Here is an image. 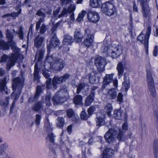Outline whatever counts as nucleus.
<instances>
[{
	"label": "nucleus",
	"instance_id": "f704fd0d",
	"mask_svg": "<svg viewBox=\"0 0 158 158\" xmlns=\"http://www.w3.org/2000/svg\"><path fill=\"white\" fill-rule=\"evenodd\" d=\"M101 0H90L89 5L93 8H98L100 5Z\"/></svg>",
	"mask_w": 158,
	"mask_h": 158
},
{
	"label": "nucleus",
	"instance_id": "c756f323",
	"mask_svg": "<svg viewBox=\"0 0 158 158\" xmlns=\"http://www.w3.org/2000/svg\"><path fill=\"white\" fill-rule=\"evenodd\" d=\"M44 39V38L40 37V36H37L34 40L35 46L37 48H40Z\"/></svg>",
	"mask_w": 158,
	"mask_h": 158
},
{
	"label": "nucleus",
	"instance_id": "423d86ee",
	"mask_svg": "<svg viewBox=\"0 0 158 158\" xmlns=\"http://www.w3.org/2000/svg\"><path fill=\"white\" fill-rule=\"evenodd\" d=\"M114 73H112L110 74H107L103 78V81L102 85V87L101 88V90L103 91L105 89H107L108 86H109V84L110 83L113 82L114 85L115 87H117L118 86V80L115 79L113 80Z\"/></svg>",
	"mask_w": 158,
	"mask_h": 158
},
{
	"label": "nucleus",
	"instance_id": "a878e982",
	"mask_svg": "<svg viewBox=\"0 0 158 158\" xmlns=\"http://www.w3.org/2000/svg\"><path fill=\"white\" fill-rule=\"evenodd\" d=\"M122 84L125 88V91H127L130 87L129 77L128 75H124V81Z\"/></svg>",
	"mask_w": 158,
	"mask_h": 158
},
{
	"label": "nucleus",
	"instance_id": "bb28decb",
	"mask_svg": "<svg viewBox=\"0 0 158 158\" xmlns=\"http://www.w3.org/2000/svg\"><path fill=\"white\" fill-rule=\"evenodd\" d=\"M52 10L50 9L48 10L47 11L44 9L42 8L37 12L36 15L39 16H42V17L43 18H45L46 17L45 13L50 14Z\"/></svg>",
	"mask_w": 158,
	"mask_h": 158
},
{
	"label": "nucleus",
	"instance_id": "4be33fe9",
	"mask_svg": "<svg viewBox=\"0 0 158 158\" xmlns=\"http://www.w3.org/2000/svg\"><path fill=\"white\" fill-rule=\"evenodd\" d=\"M94 98V92L93 88L91 89V92L90 94L86 98L85 105L86 106H88L90 105L93 102Z\"/></svg>",
	"mask_w": 158,
	"mask_h": 158
},
{
	"label": "nucleus",
	"instance_id": "49530a36",
	"mask_svg": "<svg viewBox=\"0 0 158 158\" xmlns=\"http://www.w3.org/2000/svg\"><path fill=\"white\" fill-rule=\"evenodd\" d=\"M42 87L41 86H37L36 88V92L35 94V98L37 97H39L40 94L42 92Z\"/></svg>",
	"mask_w": 158,
	"mask_h": 158
},
{
	"label": "nucleus",
	"instance_id": "dca6fc26",
	"mask_svg": "<svg viewBox=\"0 0 158 158\" xmlns=\"http://www.w3.org/2000/svg\"><path fill=\"white\" fill-rule=\"evenodd\" d=\"M94 63L99 71H102L104 69L106 65L105 59L101 57L97 58L95 60Z\"/></svg>",
	"mask_w": 158,
	"mask_h": 158
},
{
	"label": "nucleus",
	"instance_id": "774afa93",
	"mask_svg": "<svg viewBox=\"0 0 158 158\" xmlns=\"http://www.w3.org/2000/svg\"><path fill=\"white\" fill-rule=\"evenodd\" d=\"M158 50V47L156 46L154 49L153 52L154 56H157Z\"/></svg>",
	"mask_w": 158,
	"mask_h": 158
},
{
	"label": "nucleus",
	"instance_id": "c9c22d12",
	"mask_svg": "<svg viewBox=\"0 0 158 158\" xmlns=\"http://www.w3.org/2000/svg\"><path fill=\"white\" fill-rule=\"evenodd\" d=\"M153 150L155 158H158V140L155 139L153 142Z\"/></svg>",
	"mask_w": 158,
	"mask_h": 158
},
{
	"label": "nucleus",
	"instance_id": "a19ab883",
	"mask_svg": "<svg viewBox=\"0 0 158 158\" xmlns=\"http://www.w3.org/2000/svg\"><path fill=\"white\" fill-rule=\"evenodd\" d=\"M45 69L43 70V74L44 76L48 79L49 78V77L50 76V74L48 73L49 70L48 69H50L51 68H49V66H44Z\"/></svg>",
	"mask_w": 158,
	"mask_h": 158
},
{
	"label": "nucleus",
	"instance_id": "864d4df0",
	"mask_svg": "<svg viewBox=\"0 0 158 158\" xmlns=\"http://www.w3.org/2000/svg\"><path fill=\"white\" fill-rule=\"evenodd\" d=\"M117 102L120 104L123 102V95L121 93H119L117 96Z\"/></svg>",
	"mask_w": 158,
	"mask_h": 158
},
{
	"label": "nucleus",
	"instance_id": "a211bd4d",
	"mask_svg": "<svg viewBox=\"0 0 158 158\" xmlns=\"http://www.w3.org/2000/svg\"><path fill=\"white\" fill-rule=\"evenodd\" d=\"M89 31L87 30H85V38L83 42L84 45L86 47H89L93 42V36L91 34H89Z\"/></svg>",
	"mask_w": 158,
	"mask_h": 158
},
{
	"label": "nucleus",
	"instance_id": "2f4dec72",
	"mask_svg": "<svg viewBox=\"0 0 158 158\" xmlns=\"http://www.w3.org/2000/svg\"><path fill=\"white\" fill-rule=\"evenodd\" d=\"M8 41L5 42L0 39V48L3 50H9L10 48Z\"/></svg>",
	"mask_w": 158,
	"mask_h": 158
},
{
	"label": "nucleus",
	"instance_id": "72a5a7b5",
	"mask_svg": "<svg viewBox=\"0 0 158 158\" xmlns=\"http://www.w3.org/2000/svg\"><path fill=\"white\" fill-rule=\"evenodd\" d=\"M82 97L80 95H76L73 98V102L75 105H82Z\"/></svg>",
	"mask_w": 158,
	"mask_h": 158
},
{
	"label": "nucleus",
	"instance_id": "09e8293b",
	"mask_svg": "<svg viewBox=\"0 0 158 158\" xmlns=\"http://www.w3.org/2000/svg\"><path fill=\"white\" fill-rule=\"evenodd\" d=\"M43 55V53L42 52L39 51L36 52V54L35 56V59H37L40 60L42 58Z\"/></svg>",
	"mask_w": 158,
	"mask_h": 158
},
{
	"label": "nucleus",
	"instance_id": "37998d69",
	"mask_svg": "<svg viewBox=\"0 0 158 158\" xmlns=\"http://www.w3.org/2000/svg\"><path fill=\"white\" fill-rule=\"evenodd\" d=\"M105 109L108 116L110 115V112L113 110V108L110 104H107L105 106Z\"/></svg>",
	"mask_w": 158,
	"mask_h": 158
},
{
	"label": "nucleus",
	"instance_id": "7ed1b4c3",
	"mask_svg": "<svg viewBox=\"0 0 158 158\" xmlns=\"http://www.w3.org/2000/svg\"><path fill=\"white\" fill-rule=\"evenodd\" d=\"M23 85V80L19 77L15 78L13 81L12 88L14 90H18V93L16 94L15 98L13 102L11 107L14 108L15 104V101L18 99L20 95L21 89Z\"/></svg>",
	"mask_w": 158,
	"mask_h": 158
},
{
	"label": "nucleus",
	"instance_id": "de8ad7c7",
	"mask_svg": "<svg viewBox=\"0 0 158 158\" xmlns=\"http://www.w3.org/2000/svg\"><path fill=\"white\" fill-rule=\"evenodd\" d=\"M51 98V94H47L45 98V103L47 106H50L51 105L50 99Z\"/></svg>",
	"mask_w": 158,
	"mask_h": 158
},
{
	"label": "nucleus",
	"instance_id": "412c9836",
	"mask_svg": "<svg viewBox=\"0 0 158 158\" xmlns=\"http://www.w3.org/2000/svg\"><path fill=\"white\" fill-rule=\"evenodd\" d=\"M104 114L98 113L97 115L96 124L98 126L104 125L105 124Z\"/></svg>",
	"mask_w": 158,
	"mask_h": 158
},
{
	"label": "nucleus",
	"instance_id": "ddd939ff",
	"mask_svg": "<svg viewBox=\"0 0 158 158\" xmlns=\"http://www.w3.org/2000/svg\"><path fill=\"white\" fill-rule=\"evenodd\" d=\"M60 44L59 41L57 38L56 34H53L50 40L49 44L47 46V51L48 53L51 51L52 49L58 47Z\"/></svg>",
	"mask_w": 158,
	"mask_h": 158
},
{
	"label": "nucleus",
	"instance_id": "cd10ccee",
	"mask_svg": "<svg viewBox=\"0 0 158 158\" xmlns=\"http://www.w3.org/2000/svg\"><path fill=\"white\" fill-rule=\"evenodd\" d=\"M73 41L72 36L69 35H66L64 36L63 43L64 45H71Z\"/></svg>",
	"mask_w": 158,
	"mask_h": 158
},
{
	"label": "nucleus",
	"instance_id": "e433bc0d",
	"mask_svg": "<svg viewBox=\"0 0 158 158\" xmlns=\"http://www.w3.org/2000/svg\"><path fill=\"white\" fill-rule=\"evenodd\" d=\"M14 33H16L18 35V37L21 40H23L24 39L23 32V28L21 27H19L18 31H15L14 29L12 30Z\"/></svg>",
	"mask_w": 158,
	"mask_h": 158
},
{
	"label": "nucleus",
	"instance_id": "bf43d9fd",
	"mask_svg": "<svg viewBox=\"0 0 158 158\" xmlns=\"http://www.w3.org/2000/svg\"><path fill=\"white\" fill-rule=\"evenodd\" d=\"M36 117L35 124L37 126H38L39 125L40 123L41 117L40 115L38 114L36 115Z\"/></svg>",
	"mask_w": 158,
	"mask_h": 158
},
{
	"label": "nucleus",
	"instance_id": "c03bdc74",
	"mask_svg": "<svg viewBox=\"0 0 158 158\" xmlns=\"http://www.w3.org/2000/svg\"><path fill=\"white\" fill-rule=\"evenodd\" d=\"M34 79L35 80H38L39 79V71L37 67V65L35 64V65L34 71Z\"/></svg>",
	"mask_w": 158,
	"mask_h": 158
},
{
	"label": "nucleus",
	"instance_id": "9d476101",
	"mask_svg": "<svg viewBox=\"0 0 158 158\" xmlns=\"http://www.w3.org/2000/svg\"><path fill=\"white\" fill-rule=\"evenodd\" d=\"M101 10L103 13L109 16L113 15L116 12L115 8L113 4L109 2L102 4Z\"/></svg>",
	"mask_w": 158,
	"mask_h": 158
},
{
	"label": "nucleus",
	"instance_id": "4d7b16f0",
	"mask_svg": "<svg viewBox=\"0 0 158 158\" xmlns=\"http://www.w3.org/2000/svg\"><path fill=\"white\" fill-rule=\"evenodd\" d=\"M95 110V108L94 106H92L90 107L88 110V112L89 115H91Z\"/></svg>",
	"mask_w": 158,
	"mask_h": 158
},
{
	"label": "nucleus",
	"instance_id": "0eeeda50",
	"mask_svg": "<svg viewBox=\"0 0 158 158\" xmlns=\"http://www.w3.org/2000/svg\"><path fill=\"white\" fill-rule=\"evenodd\" d=\"M68 98V94L66 89H60L57 92L52 100L56 103L63 102Z\"/></svg>",
	"mask_w": 158,
	"mask_h": 158
},
{
	"label": "nucleus",
	"instance_id": "aec40b11",
	"mask_svg": "<svg viewBox=\"0 0 158 158\" xmlns=\"http://www.w3.org/2000/svg\"><path fill=\"white\" fill-rule=\"evenodd\" d=\"M45 127H46L47 129V131H48V135L46 137L47 140H49V141L52 143H53L54 141V135L52 133V128L50 126L48 125L47 126L46 124L44 126Z\"/></svg>",
	"mask_w": 158,
	"mask_h": 158
},
{
	"label": "nucleus",
	"instance_id": "603ef678",
	"mask_svg": "<svg viewBox=\"0 0 158 158\" xmlns=\"http://www.w3.org/2000/svg\"><path fill=\"white\" fill-rule=\"evenodd\" d=\"M52 79L50 78H48L46 81V88L48 89H50L52 87V85L51 84Z\"/></svg>",
	"mask_w": 158,
	"mask_h": 158
},
{
	"label": "nucleus",
	"instance_id": "052dcab7",
	"mask_svg": "<svg viewBox=\"0 0 158 158\" xmlns=\"http://www.w3.org/2000/svg\"><path fill=\"white\" fill-rule=\"evenodd\" d=\"M9 56L7 55L4 54L2 56L0 62H6Z\"/></svg>",
	"mask_w": 158,
	"mask_h": 158
},
{
	"label": "nucleus",
	"instance_id": "7c9ffc66",
	"mask_svg": "<svg viewBox=\"0 0 158 158\" xmlns=\"http://www.w3.org/2000/svg\"><path fill=\"white\" fill-rule=\"evenodd\" d=\"M123 113V111L119 109L114 111L113 116L116 119H120L122 118Z\"/></svg>",
	"mask_w": 158,
	"mask_h": 158
},
{
	"label": "nucleus",
	"instance_id": "13d9d810",
	"mask_svg": "<svg viewBox=\"0 0 158 158\" xmlns=\"http://www.w3.org/2000/svg\"><path fill=\"white\" fill-rule=\"evenodd\" d=\"M9 97H7L6 98L5 100L4 101L1 102V103H2V105L1 106H4L5 107H6L7 106H8L9 104Z\"/></svg>",
	"mask_w": 158,
	"mask_h": 158
},
{
	"label": "nucleus",
	"instance_id": "393cba45",
	"mask_svg": "<svg viewBox=\"0 0 158 158\" xmlns=\"http://www.w3.org/2000/svg\"><path fill=\"white\" fill-rule=\"evenodd\" d=\"M117 96V91L114 88L109 89L107 92V96L110 99H114L116 98Z\"/></svg>",
	"mask_w": 158,
	"mask_h": 158
},
{
	"label": "nucleus",
	"instance_id": "338daca9",
	"mask_svg": "<svg viewBox=\"0 0 158 158\" xmlns=\"http://www.w3.org/2000/svg\"><path fill=\"white\" fill-rule=\"evenodd\" d=\"M133 11L136 12H138V7L135 1H133Z\"/></svg>",
	"mask_w": 158,
	"mask_h": 158
},
{
	"label": "nucleus",
	"instance_id": "680f3d73",
	"mask_svg": "<svg viewBox=\"0 0 158 158\" xmlns=\"http://www.w3.org/2000/svg\"><path fill=\"white\" fill-rule=\"evenodd\" d=\"M35 95L34 97L31 96L29 98V102L30 103H32L34 102L37 101L38 98V97H37L36 98H35Z\"/></svg>",
	"mask_w": 158,
	"mask_h": 158
},
{
	"label": "nucleus",
	"instance_id": "f3484780",
	"mask_svg": "<svg viewBox=\"0 0 158 158\" xmlns=\"http://www.w3.org/2000/svg\"><path fill=\"white\" fill-rule=\"evenodd\" d=\"M87 17L89 21L93 23H96L100 19L99 14L95 11H89L87 14Z\"/></svg>",
	"mask_w": 158,
	"mask_h": 158
},
{
	"label": "nucleus",
	"instance_id": "8fccbe9b",
	"mask_svg": "<svg viewBox=\"0 0 158 158\" xmlns=\"http://www.w3.org/2000/svg\"><path fill=\"white\" fill-rule=\"evenodd\" d=\"M62 21H60L58 23H57L56 24L54 25H52V27L51 29V31L52 32V35H53V34H55V33H53L56 30V28L57 27L62 23Z\"/></svg>",
	"mask_w": 158,
	"mask_h": 158
},
{
	"label": "nucleus",
	"instance_id": "6ab92c4d",
	"mask_svg": "<svg viewBox=\"0 0 158 158\" xmlns=\"http://www.w3.org/2000/svg\"><path fill=\"white\" fill-rule=\"evenodd\" d=\"M127 124V123H123L122 129H119L118 133V138L120 139H124V134L128 129Z\"/></svg>",
	"mask_w": 158,
	"mask_h": 158
},
{
	"label": "nucleus",
	"instance_id": "4468645a",
	"mask_svg": "<svg viewBox=\"0 0 158 158\" xmlns=\"http://www.w3.org/2000/svg\"><path fill=\"white\" fill-rule=\"evenodd\" d=\"M65 65L64 61L58 58H55L54 59L51 68L56 70L60 71L64 67Z\"/></svg>",
	"mask_w": 158,
	"mask_h": 158
},
{
	"label": "nucleus",
	"instance_id": "f257e3e1",
	"mask_svg": "<svg viewBox=\"0 0 158 158\" xmlns=\"http://www.w3.org/2000/svg\"><path fill=\"white\" fill-rule=\"evenodd\" d=\"M101 51L106 56H109L112 58L115 59L118 57L122 53V47L121 45H117L113 43L109 45L104 41Z\"/></svg>",
	"mask_w": 158,
	"mask_h": 158
},
{
	"label": "nucleus",
	"instance_id": "e2e57ef3",
	"mask_svg": "<svg viewBox=\"0 0 158 158\" xmlns=\"http://www.w3.org/2000/svg\"><path fill=\"white\" fill-rule=\"evenodd\" d=\"M95 75H93L90 77L89 78V81L90 83L91 84H94L95 82Z\"/></svg>",
	"mask_w": 158,
	"mask_h": 158
},
{
	"label": "nucleus",
	"instance_id": "39448f33",
	"mask_svg": "<svg viewBox=\"0 0 158 158\" xmlns=\"http://www.w3.org/2000/svg\"><path fill=\"white\" fill-rule=\"evenodd\" d=\"M151 31V27L148 26L147 27L146 31V35H145L143 33L144 32V31H143L138 36L137 39L142 44H143L146 49V52L148 54V40L150 36Z\"/></svg>",
	"mask_w": 158,
	"mask_h": 158
},
{
	"label": "nucleus",
	"instance_id": "58836bf2",
	"mask_svg": "<svg viewBox=\"0 0 158 158\" xmlns=\"http://www.w3.org/2000/svg\"><path fill=\"white\" fill-rule=\"evenodd\" d=\"M6 38L8 41H11L14 37L13 34L12 32L8 29H7L6 31Z\"/></svg>",
	"mask_w": 158,
	"mask_h": 158
},
{
	"label": "nucleus",
	"instance_id": "5701e85b",
	"mask_svg": "<svg viewBox=\"0 0 158 158\" xmlns=\"http://www.w3.org/2000/svg\"><path fill=\"white\" fill-rule=\"evenodd\" d=\"M114 151L110 148H106L103 151L102 158H110L114 154Z\"/></svg>",
	"mask_w": 158,
	"mask_h": 158
},
{
	"label": "nucleus",
	"instance_id": "0e129e2a",
	"mask_svg": "<svg viewBox=\"0 0 158 158\" xmlns=\"http://www.w3.org/2000/svg\"><path fill=\"white\" fill-rule=\"evenodd\" d=\"M21 12V10H19L18 12H14L13 13L10 14V16L12 17H16L18 16Z\"/></svg>",
	"mask_w": 158,
	"mask_h": 158
},
{
	"label": "nucleus",
	"instance_id": "2eb2a0df",
	"mask_svg": "<svg viewBox=\"0 0 158 158\" xmlns=\"http://www.w3.org/2000/svg\"><path fill=\"white\" fill-rule=\"evenodd\" d=\"M70 76L69 74L66 73L60 77L54 76L52 80V85L54 88L56 89L57 87V85L65 81L69 78Z\"/></svg>",
	"mask_w": 158,
	"mask_h": 158
},
{
	"label": "nucleus",
	"instance_id": "5fc2aeb1",
	"mask_svg": "<svg viewBox=\"0 0 158 158\" xmlns=\"http://www.w3.org/2000/svg\"><path fill=\"white\" fill-rule=\"evenodd\" d=\"M89 116L87 114L85 113L84 111H82L81 113L80 118L81 119L83 120H86L88 118Z\"/></svg>",
	"mask_w": 158,
	"mask_h": 158
},
{
	"label": "nucleus",
	"instance_id": "69168bd1",
	"mask_svg": "<svg viewBox=\"0 0 158 158\" xmlns=\"http://www.w3.org/2000/svg\"><path fill=\"white\" fill-rule=\"evenodd\" d=\"M0 146L4 152L5 150L6 149L9 147L8 144L6 143H5L2 144L0 145Z\"/></svg>",
	"mask_w": 158,
	"mask_h": 158
},
{
	"label": "nucleus",
	"instance_id": "c85d7f7f",
	"mask_svg": "<svg viewBox=\"0 0 158 158\" xmlns=\"http://www.w3.org/2000/svg\"><path fill=\"white\" fill-rule=\"evenodd\" d=\"M117 69L118 72V77L120 78L123 76L124 72V66L122 62H120L118 63L117 67Z\"/></svg>",
	"mask_w": 158,
	"mask_h": 158
},
{
	"label": "nucleus",
	"instance_id": "f03ea898",
	"mask_svg": "<svg viewBox=\"0 0 158 158\" xmlns=\"http://www.w3.org/2000/svg\"><path fill=\"white\" fill-rule=\"evenodd\" d=\"M8 43L14 52V53L11 54V56L10 57V60L8 63L7 67L10 68L13 66L17 61L19 62V60H21L22 57L20 49L17 47L16 43L13 40L8 41Z\"/></svg>",
	"mask_w": 158,
	"mask_h": 158
},
{
	"label": "nucleus",
	"instance_id": "79ce46f5",
	"mask_svg": "<svg viewBox=\"0 0 158 158\" xmlns=\"http://www.w3.org/2000/svg\"><path fill=\"white\" fill-rule=\"evenodd\" d=\"M42 103L40 102H38L35 103L33 105L32 109L35 111H37L39 110L42 106Z\"/></svg>",
	"mask_w": 158,
	"mask_h": 158
},
{
	"label": "nucleus",
	"instance_id": "a18cd8bd",
	"mask_svg": "<svg viewBox=\"0 0 158 158\" xmlns=\"http://www.w3.org/2000/svg\"><path fill=\"white\" fill-rule=\"evenodd\" d=\"M86 14V11L82 10L81 13H79L76 20L78 22H81L83 19V17Z\"/></svg>",
	"mask_w": 158,
	"mask_h": 158
},
{
	"label": "nucleus",
	"instance_id": "20e7f679",
	"mask_svg": "<svg viewBox=\"0 0 158 158\" xmlns=\"http://www.w3.org/2000/svg\"><path fill=\"white\" fill-rule=\"evenodd\" d=\"M146 77L148 91L152 97H155L156 95V89L153 77L149 69H147Z\"/></svg>",
	"mask_w": 158,
	"mask_h": 158
},
{
	"label": "nucleus",
	"instance_id": "473e14b6",
	"mask_svg": "<svg viewBox=\"0 0 158 158\" xmlns=\"http://www.w3.org/2000/svg\"><path fill=\"white\" fill-rule=\"evenodd\" d=\"M74 37L76 41L80 42L83 39V35L79 31H76L74 35Z\"/></svg>",
	"mask_w": 158,
	"mask_h": 158
},
{
	"label": "nucleus",
	"instance_id": "4c0bfd02",
	"mask_svg": "<svg viewBox=\"0 0 158 158\" xmlns=\"http://www.w3.org/2000/svg\"><path fill=\"white\" fill-rule=\"evenodd\" d=\"M57 126L60 128H62L64 124V118L62 117H58L57 118Z\"/></svg>",
	"mask_w": 158,
	"mask_h": 158
},
{
	"label": "nucleus",
	"instance_id": "9b49d317",
	"mask_svg": "<svg viewBox=\"0 0 158 158\" xmlns=\"http://www.w3.org/2000/svg\"><path fill=\"white\" fill-rule=\"evenodd\" d=\"M141 5L142 9L143 15L146 19L150 21L151 20V15L150 9L146 0H141Z\"/></svg>",
	"mask_w": 158,
	"mask_h": 158
},
{
	"label": "nucleus",
	"instance_id": "6e6552de",
	"mask_svg": "<svg viewBox=\"0 0 158 158\" xmlns=\"http://www.w3.org/2000/svg\"><path fill=\"white\" fill-rule=\"evenodd\" d=\"M75 6L74 5L71 4L68 8H63L61 13L58 16V18L63 16L67 17L69 15L70 20L69 21L70 23L72 22L75 19L74 11L75 10Z\"/></svg>",
	"mask_w": 158,
	"mask_h": 158
},
{
	"label": "nucleus",
	"instance_id": "ea45409f",
	"mask_svg": "<svg viewBox=\"0 0 158 158\" xmlns=\"http://www.w3.org/2000/svg\"><path fill=\"white\" fill-rule=\"evenodd\" d=\"M6 78H4L3 80L0 79V91H5L6 88Z\"/></svg>",
	"mask_w": 158,
	"mask_h": 158
},
{
	"label": "nucleus",
	"instance_id": "3c124183",
	"mask_svg": "<svg viewBox=\"0 0 158 158\" xmlns=\"http://www.w3.org/2000/svg\"><path fill=\"white\" fill-rule=\"evenodd\" d=\"M66 113L67 116L70 118L72 117L74 114V112L72 109H68Z\"/></svg>",
	"mask_w": 158,
	"mask_h": 158
},
{
	"label": "nucleus",
	"instance_id": "1a4fd4ad",
	"mask_svg": "<svg viewBox=\"0 0 158 158\" xmlns=\"http://www.w3.org/2000/svg\"><path fill=\"white\" fill-rule=\"evenodd\" d=\"M117 131L114 129H109L105 134L104 138L106 142L111 143L118 139L119 141H123L124 139H120L118 138V134Z\"/></svg>",
	"mask_w": 158,
	"mask_h": 158
},
{
	"label": "nucleus",
	"instance_id": "f8f14e48",
	"mask_svg": "<svg viewBox=\"0 0 158 158\" xmlns=\"http://www.w3.org/2000/svg\"><path fill=\"white\" fill-rule=\"evenodd\" d=\"M77 94L81 93L84 96H87L88 94V91L89 89V86L86 83H81L76 86Z\"/></svg>",
	"mask_w": 158,
	"mask_h": 158
},
{
	"label": "nucleus",
	"instance_id": "6e6d98bb",
	"mask_svg": "<svg viewBox=\"0 0 158 158\" xmlns=\"http://www.w3.org/2000/svg\"><path fill=\"white\" fill-rule=\"evenodd\" d=\"M46 30L47 28L46 26L44 24H43L42 25L40 28V32L41 34H44L46 31Z\"/></svg>",
	"mask_w": 158,
	"mask_h": 158
},
{
	"label": "nucleus",
	"instance_id": "b1692460",
	"mask_svg": "<svg viewBox=\"0 0 158 158\" xmlns=\"http://www.w3.org/2000/svg\"><path fill=\"white\" fill-rule=\"evenodd\" d=\"M50 52H48V55L47 56L44 62V66H49V68H51L52 65V62H54V59L55 58H56L55 57H54L53 55H52L51 56H49Z\"/></svg>",
	"mask_w": 158,
	"mask_h": 158
}]
</instances>
